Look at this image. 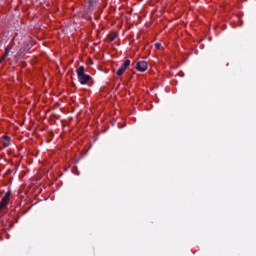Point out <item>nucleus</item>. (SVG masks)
Here are the masks:
<instances>
[{"instance_id": "6", "label": "nucleus", "mask_w": 256, "mask_h": 256, "mask_svg": "<svg viewBox=\"0 0 256 256\" xmlns=\"http://www.w3.org/2000/svg\"><path fill=\"white\" fill-rule=\"evenodd\" d=\"M126 70H127L126 68L121 66L120 69L116 72V75H118V77H121V75H123Z\"/></svg>"}, {"instance_id": "8", "label": "nucleus", "mask_w": 256, "mask_h": 256, "mask_svg": "<svg viewBox=\"0 0 256 256\" xmlns=\"http://www.w3.org/2000/svg\"><path fill=\"white\" fill-rule=\"evenodd\" d=\"M9 55V50L6 48L5 49V54L2 58H0V63H3L5 61V58Z\"/></svg>"}, {"instance_id": "10", "label": "nucleus", "mask_w": 256, "mask_h": 256, "mask_svg": "<svg viewBox=\"0 0 256 256\" xmlns=\"http://www.w3.org/2000/svg\"><path fill=\"white\" fill-rule=\"evenodd\" d=\"M157 49H161V43L156 44Z\"/></svg>"}, {"instance_id": "5", "label": "nucleus", "mask_w": 256, "mask_h": 256, "mask_svg": "<svg viewBox=\"0 0 256 256\" xmlns=\"http://www.w3.org/2000/svg\"><path fill=\"white\" fill-rule=\"evenodd\" d=\"M9 199H11V192H7L3 197L2 201L9 204Z\"/></svg>"}, {"instance_id": "1", "label": "nucleus", "mask_w": 256, "mask_h": 256, "mask_svg": "<svg viewBox=\"0 0 256 256\" xmlns=\"http://www.w3.org/2000/svg\"><path fill=\"white\" fill-rule=\"evenodd\" d=\"M76 73L78 75V80L80 81L81 85H87V82L91 79V76L85 74V67L80 66L77 68Z\"/></svg>"}, {"instance_id": "3", "label": "nucleus", "mask_w": 256, "mask_h": 256, "mask_svg": "<svg viewBox=\"0 0 256 256\" xmlns=\"http://www.w3.org/2000/svg\"><path fill=\"white\" fill-rule=\"evenodd\" d=\"M10 141H11V138L8 136L1 137V143H2L3 147H9Z\"/></svg>"}, {"instance_id": "7", "label": "nucleus", "mask_w": 256, "mask_h": 256, "mask_svg": "<svg viewBox=\"0 0 256 256\" xmlns=\"http://www.w3.org/2000/svg\"><path fill=\"white\" fill-rule=\"evenodd\" d=\"M9 55V50L6 48L5 49V54L2 58H0V63H3L5 61V58Z\"/></svg>"}, {"instance_id": "4", "label": "nucleus", "mask_w": 256, "mask_h": 256, "mask_svg": "<svg viewBox=\"0 0 256 256\" xmlns=\"http://www.w3.org/2000/svg\"><path fill=\"white\" fill-rule=\"evenodd\" d=\"M9 199H11V192H7L3 197L2 201L9 204Z\"/></svg>"}, {"instance_id": "9", "label": "nucleus", "mask_w": 256, "mask_h": 256, "mask_svg": "<svg viewBox=\"0 0 256 256\" xmlns=\"http://www.w3.org/2000/svg\"><path fill=\"white\" fill-rule=\"evenodd\" d=\"M130 65H131V60H125V62L123 63L122 67L124 69H127Z\"/></svg>"}, {"instance_id": "2", "label": "nucleus", "mask_w": 256, "mask_h": 256, "mask_svg": "<svg viewBox=\"0 0 256 256\" xmlns=\"http://www.w3.org/2000/svg\"><path fill=\"white\" fill-rule=\"evenodd\" d=\"M137 71H141L142 73L144 71H147V62L146 61H140L136 64Z\"/></svg>"}]
</instances>
